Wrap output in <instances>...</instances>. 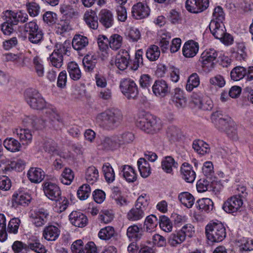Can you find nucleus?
<instances>
[{"mask_svg": "<svg viewBox=\"0 0 253 253\" xmlns=\"http://www.w3.org/2000/svg\"><path fill=\"white\" fill-rule=\"evenodd\" d=\"M185 240L184 234L179 230L169 236L168 243L171 246L176 247L177 245L181 244Z\"/></svg>", "mask_w": 253, "mask_h": 253, "instance_id": "39", "label": "nucleus"}, {"mask_svg": "<svg viewBox=\"0 0 253 253\" xmlns=\"http://www.w3.org/2000/svg\"><path fill=\"white\" fill-rule=\"evenodd\" d=\"M178 164L171 156L165 157L161 162L162 169L167 173H172L173 169L177 167Z\"/></svg>", "mask_w": 253, "mask_h": 253, "instance_id": "30", "label": "nucleus"}, {"mask_svg": "<svg viewBox=\"0 0 253 253\" xmlns=\"http://www.w3.org/2000/svg\"><path fill=\"white\" fill-rule=\"evenodd\" d=\"M158 223L157 217L151 214L146 217L144 223V227L146 232L150 233L155 230Z\"/></svg>", "mask_w": 253, "mask_h": 253, "instance_id": "40", "label": "nucleus"}, {"mask_svg": "<svg viewBox=\"0 0 253 253\" xmlns=\"http://www.w3.org/2000/svg\"><path fill=\"white\" fill-rule=\"evenodd\" d=\"M209 28L212 35L217 39L223 38L226 32V29L222 22H218L212 20L210 24Z\"/></svg>", "mask_w": 253, "mask_h": 253, "instance_id": "20", "label": "nucleus"}, {"mask_svg": "<svg viewBox=\"0 0 253 253\" xmlns=\"http://www.w3.org/2000/svg\"><path fill=\"white\" fill-rule=\"evenodd\" d=\"M26 6L28 13L31 16H36L40 12V6L39 4L35 2L28 3Z\"/></svg>", "mask_w": 253, "mask_h": 253, "instance_id": "61", "label": "nucleus"}, {"mask_svg": "<svg viewBox=\"0 0 253 253\" xmlns=\"http://www.w3.org/2000/svg\"><path fill=\"white\" fill-rule=\"evenodd\" d=\"M111 197L115 201L116 205L120 207L126 206L128 203L127 199L122 195L120 190L117 187L114 188L112 190Z\"/></svg>", "mask_w": 253, "mask_h": 253, "instance_id": "38", "label": "nucleus"}, {"mask_svg": "<svg viewBox=\"0 0 253 253\" xmlns=\"http://www.w3.org/2000/svg\"><path fill=\"white\" fill-rule=\"evenodd\" d=\"M28 249H31L37 253H46L47 252L44 246L38 240L29 243Z\"/></svg>", "mask_w": 253, "mask_h": 253, "instance_id": "59", "label": "nucleus"}, {"mask_svg": "<svg viewBox=\"0 0 253 253\" xmlns=\"http://www.w3.org/2000/svg\"><path fill=\"white\" fill-rule=\"evenodd\" d=\"M143 51L141 49L138 50L135 53V59L133 61L131 69L133 70H136L140 65H142L143 63Z\"/></svg>", "mask_w": 253, "mask_h": 253, "instance_id": "64", "label": "nucleus"}, {"mask_svg": "<svg viewBox=\"0 0 253 253\" xmlns=\"http://www.w3.org/2000/svg\"><path fill=\"white\" fill-rule=\"evenodd\" d=\"M136 126L148 133H154L162 127L161 122L157 117L148 113L141 114L137 119Z\"/></svg>", "mask_w": 253, "mask_h": 253, "instance_id": "5", "label": "nucleus"}, {"mask_svg": "<svg viewBox=\"0 0 253 253\" xmlns=\"http://www.w3.org/2000/svg\"><path fill=\"white\" fill-rule=\"evenodd\" d=\"M60 235V230L55 226L48 225L44 228L42 237L47 241H55Z\"/></svg>", "mask_w": 253, "mask_h": 253, "instance_id": "24", "label": "nucleus"}, {"mask_svg": "<svg viewBox=\"0 0 253 253\" xmlns=\"http://www.w3.org/2000/svg\"><path fill=\"white\" fill-rule=\"evenodd\" d=\"M149 205L148 198L144 194L140 196L135 203V207L130 210L127 213L128 220L132 221H137L145 216Z\"/></svg>", "mask_w": 253, "mask_h": 253, "instance_id": "6", "label": "nucleus"}, {"mask_svg": "<svg viewBox=\"0 0 253 253\" xmlns=\"http://www.w3.org/2000/svg\"><path fill=\"white\" fill-rule=\"evenodd\" d=\"M159 224L162 230L166 232H170L172 230L173 226L171 221L165 215L160 217Z\"/></svg>", "mask_w": 253, "mask_h": 253, "instance_id": "55", "label": "nucleus"}, {"mask_svg": "<svg viewBox=\"0 0 253 253\" xmlns=\"http://www.w3.org/2000/svg\"><path fill=\"white\" fill-rule=\"evenodd\" d=\"M247 74V71L245 68L242 66L235 67L230 73V76L232 80L238 81L243 79Z\"/></svg>", "mask_w": 253, "mask_h": 253, "instance_id": "47", "label": "nucleus"}, {"mask_svg": "<svg viewBox=\"0 0 253 253\" xmlns=\"http://www.w3.org/2000/svg\"><path fill=\"white\" fill-rule=\"evenodd\" d=\"M122 172L124 177L128 182H133L136 180V173L131 166L124 165L122 167Z\"/></svg>", "mask_w": 253, "mask_h": 253, "instance_id": "41", "label": "nucleus"}, {"mask_svg": "<svg viewBox=\"0 0 253 253\" xmlns=\"http://www.w3.org/2000/svg\"><path fill=\"white\" fill-rule=\"evenodd\" d=\"M24 56L22 54L8 53L3 55L2 59L4 61L14 62L18 66H24Z\"/></svg>", "mask_w": 253, "mask_h": 253, "instance_id": "34", "label": "nucleus"}, {"mask_svg": "<svg viewBox=\"0 0 253 253\" xmlns=\"http://www.w3.org/2000/svg\"><path fill=\"white\" fill-rule=\"evenodd\" d=\"M209 4V0H187L185 4L187 10L194 13L204 11L208 7Z\"/></svg>", "mask_w": 253, "mask_h": 253, "instance_id": "12", "label": "nucleus"}, {"mask_svg": "<svg viewBox=\"0 0 253 253\" xmlns=\"http://www.w3.org/2000/svg\"><path fill=\"white\" fill-rule=\"evenodd\" d=\"M31 197L27 193L20 192L14 193L12 196V202L17 205L25 206L31 202Z\"/></svg>", "mask_w": 253, "mask_h": 253, "instance_id": "33", "label": "nucleus"}, {"mask_svg": "<svg viewBox=\"0 0 253 253\" xmlns=\"http://www.w3.org/2000/svg\"><path fill=\"white\" fill-rule=\"evenodd\" d=\"M84 19L86 24L91 29L95 30L98 28V18L97 17L96 13L94 11H86L84 14Z\"/></svg>", "mask_w": 253, "mask_h": 253, "instance_id": "31", "label": "nucleus"}, {"mask_svg": "<svg viewBox=\"0 0 253 253\" xmlns=\"http://www.w3.org/2000/svg\"><path fill=\"white\" fill-rule=\"evenodd\" d=\"M118 136L106 137L101 141L100 146L103 149L113 150L120 146Z\"/></svg>", "mask_w": 253, "mask_h": 253, "instance_id": "25", "label": "nucleus"}, {"mask_svg": "<svg viewBox=\"0 0 253 253\" xmlns=\"http://www.w3.org/2000/svg\"><path fill=\"white\" fill-rule=\"evenodd\" d=\"M123 38L118 34H114L110 37L109 45L113 50H118L122 44Z\"/></svg>", "mask_w": 253, "mask_h": 253, "instance_id": "54", "label": "nucleus"}, {"mask_svg": "<svg viewBox=\"0 0 253 253\" xmlns=\"http://www.w3.org/2000/svg\"><path fill=\"white\" fill-rule=\"evenodd\" d=\"M28 40L34 44L40 43L43 40V33L41 29L27 35Z\"/></svg>", "mask_w": 253, "mask_h": 253, "instance_id": "58", "label": "nucleus"}, {"mask_svg": "<svg viewBox=\"0 0 253 253\" xmlns=\"http://www.w3.org/2000/svg\"><path fill=\"white\" fill-rule=\"evenodd\" d=\"M27 176L32 182L40 183L43 179L45 173L40 168H31L28 172Z\"/></svg>", "mask_w": 253, "mask_h": 253, "instance_id": "28", "label": "nucleus"}, {"mask_svg": "<svg viewBox=\"0 0 253 253\" xmlns=\"http://www.w3.org/2000/svg\"><path fill=\"white\" fill-rule=\"evenodd\" d=\"M147 58L151 61L157 60L160 55V50L158 46L156 45H151L146 51Z\"/></svg>", "mask_w": 253, "mask_h": 253, "instance_id": "48", "label": "nucleus"}, {"mask_svg": "<svg viewBox=\"0 0 253 253\" xmlns=\"http://www.w3.org/2000/svg\"><path fill=\"white\" fill-rule=\"evenodd\" d=\"M6 21L1 25V30L4 35H9L14 30V27L19 22L24 23L27 21L28 16L26 13L19 11L15 12L11 10L5 11Z\"/></svg>", "mask_w": 253, "mask_h": 253, "instance_id": "4", "label": "nucleus"}, {"mask_svg": "<svg viewBox=\"0 0 253 253\" xmlns=\"http://www.w3.org/2000/svg\"><path fill=\"white\" fill-rule=\"evenodd\" d=\"M139 171L142 177L146 178L151 173V168L148 162L144 158H140L137 161Z\"/></svg>", "mask_w": 253, "mask_h": 253, "instance_id": "37", "label": "nucleus"}, {"mask_svg": "<svg viewBox=\"0 0 253 253\" xmlns=\"http://www.w3.org/2000/svg\"><path fill=\"white\" fill-rule=\"evenodd\" d=\"M211 120L215 127L221 131H225L231 138H237V127L231 119L228 117H223L218 112L212 114Z\"/></svg>", "mask_w": 253, "mask_h": 253, "instance_id": "3", "label": "nucleus"}, {"mask_svg": "<svg viewBox=\"0 0 253 253\" xmlns=\"http://www.w3.org/2000/svg\"><path fill=\"white\" fill-rule=\"evenodd\" d=\"M97 63L96 57L94 55H87L83 59V64L86 71L91 72Z\"/></svg>", "mask_w": 253, "mask_h": 253, "instance_id": "43", "label": "nucleus"}, {"mask_svg": "<svg viewBox=\"0 0 253 253\" xmlns=\"http://www.w3.org/2000/svg\"><path fill=\"white\" fill-rule=\"evenodd\" d=\"M56 48L50 55L49 59L52 66L59 68L63 63V55L68 51L67 48L62 44L56 45Z\"/></svg>", "mask_w": 253, "mask_h": 253, "instance_id": "10", "label": "nucleus"}, {"mask_svg": "<svg viewBox=\"0 0 253 253\" xmlns=\"http://www.w3.org/2000/svg\"><path fill=\"white\" fill-rule=\"evenodd\" d=\"M191 102L195 107L203 110H210L212 108V103L210 99L204 102L202 99V94L200 92H194L191 95Z\"/></svg>", "mask_w": 253, "mask_h": 253, "instance_id": "16", "label": "nucleus"}, {"mask_svg": "<svg viewBox=\"0 0 253 253\" xmlns=\"http://www.w3.org/2000/svg\"><path fill=\"white\" fill-rule=\"evenodd\" d=\"M67 70L69 76L74 81L79 80L82 76L81 71L78 65L75 62H71L68 63Z\"/></svg>", "mask_w": 253, "mask_h": 253, "instance_id": "36", "label": "nucleus"}, {"mask_svg": "<svg viewBox=\"0 0 253 253\" xmlns=\"http://www.w3.org/2000/svg\"><path fill=\"white\" fill-rule=\"evenodd\" d=\"M25 99L28 105L34 109L44 110L45 115H49V117L52 122L56 121L57 124H53L54 127L58 128L61 122L60 118L57 113L56 109L50 104L45 101L41 94L36 90L28 88L25 92Z\"/></svg>", "mask_w": 253, "mask_h": 253, "instance_id": "1", "label": "nucleus"}, {"mask_svg": "<svg viewBox=\"0 0 253 253\" xmlns=\"http://www.w3.org/2000/svg\"><path fill=\"white\" fill-rule=\"evenodd\" d=\"M120 87L123 94L128 99H135L138 95V88L135 82L130 79H122Z\"/></svg>", "mask_w": 253, "mask_h": 253, "instance_id": "8", "label": "nucleus"}, {"mask_svg": "<svg viewBox=\"0 0 253 253\" xmlns=\"http://www.w3.org/2000/svg\"><path fill=\"white\" fill-rule=\"evenodd\" d=\"M44 193L49 199L57 201L60 199L61 192L59 186L51 182H46L43 186Z\"/></svg>", "mask_w": 253, "mask_h": 253, "instance_id": "13", "label": "nucleus"}, {"mask_svg": "<svg viewBox=\"0 0 253 253\" xmlns=\"http://www.w3.org/2000/svg\"><path fill=\"white\" fill-rule=\"evenodd\" d=\"M99 177L97 169L94 166L89 167L85 171V179L90 184L96 182Z\"/></svg>", "mask_w": 253, "mask_h": 253, "instance_id": "44", "label": "nucleus"}, {"mask_svg": "<svg viewBox=\"0 0 253 253\" xmlns=\"http://www.w3.org/2000/svg\"><path fill=\"white\" fill-rule=\"evenodd\" d=\"M69 217L71 223L76 227L82 228L86 226L87 223V217L80 211H72Z\"/></svg>", "mask_w": 253, "mask_h": 253, "instance_id": "21", "label": "nucleus"}, {"mask_svg": "<svg viewBox=\"0 0 253 253\" xmlns=\"http://www.w3.org/2000/svg\"><path fill=\"white\" fill-rule=\"evenodd\" d=\"M88 44V40L87 37L81 35H76L72 40V46L76 50H81L85 48Z\"/></svg>", "mask_w": 253, "mask_h": 253, "instance_id": "32", "label": "nucleus"}, {"mask_svg": "<svg viewBox=\"0 0 253 253\" xmlns=\"http://www.w3.org/2000/svg\"><path fill=\"white\" fill-rule=\"evenodd\" d=\"M218 56V52L214 48L205 50L201 54V62L203 67L211 70L214 68L216 60Z\"/></svg>", "mask_w": 253, "mask_h": 253, "instance_id": "11", "label": "nucleus"}, {"mask_svg": "<svg viewBox=\"0 0 253 253\" xmlns=\"http://www.w3.org/2000/svg\"><path fill=\"white\" fill-rule=\"evenodd\" d=\"M193 148L197 153L202 155L210 151L209 145L202 140L194 141L193 143Z\"/></svg>", "mask_w": 253, "mask_h": 253, "instance_id": "46", "label": "nucleus"}, {"mask_svg": "<svg viewBox=\"0 0 253 253\" xmlns=\"http://www.w3.org/2000/svg\"><path fill=\"white\" fill-rule=\"evenodd\" d=\"M243 205V199L237 195H233L224 202L222 209L226 212L233 214L240 211Z\"/></svg>", "mask_w": 253, "mask_h": 253, "instance_id": "9", "label": "nucleus"}, {"mask_svg": "<svg viewBox=\"0 0 253 253\" xmlns=\"http://www.w3.org/2000/svg\"><path fill=\"white\" fill-rule=\"evenodd\" d=\"M132 15L137 19H141L147 17L150 13L149 7L142 2L137 3L132 8Z\"/></svg>", "mask_w": 253, "mask_h": 253, "instance_id": "19", "label": "nucleus"}, {"mask_svg": "<svg viewBox=\"0 0 253 253\" xmlns=\"http://www.w3.org/2000/svg\"><path fill=\"white\" fill-rule=\"evenodd\" d=\"M115 234V230L112 226H106L102 228L98 233V237L102 240H108Z\"/></svg>", "mask_w": 253, "mask_h": 253, "instance_id": "56", "label": "nucleus"}, {"mask_svg": "<svg viewBox=\"0 0 253 253\" xmlns=\"http://www.w3.org/2000/svg\"><path fill=\"white\" fill-rule=\"evenodd\" d=\"M178 199L182 204L188 208H190L194 203V198L188 192H182L178 196Z\"/></svg>", "mask_w": 253, "mask_h": 253, "instance_id": "45", "label": "nucleus"}, {"mask_svg": "<svg viewBox=\"0 0 253 253\" xmlns=\"http://www.w3.org/2000/svg\"><path fill=\"white\" fill-rule=\"evenodd\" d=\"M118 137L120 146L132 142L134 138V135L130 132H126Z\"/></svg>", "mask_w": 253, "mask_h": 253, "instance_id": "62", "label": "nucleus"}, {"mask_svg": "<svg viewBox=\"0 0 253 253\" xmlns=\"http://www.w3.org/2000/svg\"><path fill=\"white\" fill-rule=\"evenodd\" d=\"M48 217L49 213L44 209H40L35 211L31 216L33 223L37 227H41L44 225L47 222Z\"/></svg>", "mask_w": 253, "mask_h": 253, "instance_id": "14", "label": "nucleus"}, {"mask_svg": "<svg viewBox=\"0 0 253 253\" xmlns=\"http://www.w3.org/2000/svg\"><path fill=\"white\" fill-rule=\"evenodd\" d=\"M211 85L217 87H222L225 84V81L223 77L220 75H217L210 79Z\"/></svg>", "mask_w": 253, "mask_h": 253, "instance_id": "60", "label": "nucleus"}, {"mask_svg": "<svg viewBox=\"0 0 253 253\" xmlns=\"http://www.w3.org/2000/svg\"><path fill=\"white\" fill-rule=\"evenodd\" d=\"M172 102L179 109L184 108L186 106V98L184 95L183 91L180 88L175 89L174 94L172 98Z\"/></svg>", "mask_w": 253, "mask_h": 253, "instance_id": "27", "label": "nucleus"}, {"mask_svg": "<svg viewBox=\"0 0 253 253\" xmlns=\"http://www.w3.org/2000/svg\"><path fill=\"white\" fill-rule=\"evenodd\" d=\"M3 144L8 151L11 152H19L21 148L20 143L12 137L6 138L3 142Z\"/></svg>", "mask_w": 253, "mask_h": 253, "instance_id": "35", "label": "nucleus"}, {"mask_svg": "<svg viewBox=\"0 0 253 253\" xmlns=\"http://www.w3.org/2000/svg\"><path fill=\"white\" fill-rule=\"evenodd\" d=\"M129 60L130 55L127 51L125 49H121L116 56L115 65L120 70H125L128 67Z\"/></svg>", "mask_w": 253, "mask_h": 253, "instance_id": "17", "label": "nucleus"}, {"mask_svg": "<svg viewBox=\"0 0 253 253\" xmlns=\"http://www.w3.org/2000/svg\"><path fill=\"white\" fill-rule=\"evenodd\" d=\"M180 172L182 178L187 182L192 183L195 180L196 173L189 164L184 163L181 166Z\"/></svg>", "mask_w": 253, "mask_h": 253, "instance_id": "22", "label": "nucleus"}, {"mask_svg": "<svg viewBox=\"0 0 253 253\" xmlns=\"http://www.w3.org/2000/svg\"><path fill=\"white\" fill-rule=\"evenodd\" d=\"M91 194V189L88 184H84L81 186L77 191V196L81 200H86Z\"/></svg>", "mask_w": 253, "mask_h": 253, "instance_id": "52", "label": "nucleus"}, {"mask_svg": "<svg viewBox=\"0 0 253 253\" xmlns=\"http://www.w3.org/2000/svg\"><path fill=\"white\" fill-rule=\"evenodd\" d=\"M74 178L73 171L69 168H65L62 172L60 180L65 185H70Z\"/></svg>", "mask_w": 253, "mask_h": 253, "instance_id": "49", "label": "nucleus"}, {"mask_svg": "<svg viewBox=\"0 0 253 253\" xmlns=\"http://www.w3.org/2000/svg\"><path fill=\"white\" fill-rule=\"evenodd\" d=\"M152 91L155 95L162 98L170 92V88L165 81L158 80H156L153 84Z\"/></svg>", "mask_w": 253, "mask_h": 253, "instance_id": "15", "label": "nucleus"}, {"mask_svg": "<svg viewBox=\"0 0 253 253\" xmlns=\"http://www.w3.org/2000/svg\"><path fill=\"white\" fill-rule=\"evenodd\" d=\"M122 119L121 111L112 109L98 114L96 119L97 123L104 128L113 129L119 125Z\"/></svg>", "mask_w": 253, "mask_h": 253, "instance_id": "2", "label": "nucleus"}, {"mask_svg": "<svg viewBox=\"0 0 253 253\" xmlns=\"http://www.w3.org/2000/svg\"><path fill=\"white\" fill-rule=\"evenodd\" d=\"M13 132L17 136L23 145H28L32 142V134L29 129L15 128Z\"/></svg>", "mask_w": 253, "mask_h": 253, "instance_id": "26", "label": "nucleus"}, {"mask_svg": "<svg viewBox=\"0 0 253 253\" xmlns=\"http://www.w3.org/2000/svg\"><path fill=\"white\" fill-rule=\"evenodd\" d=\"M22 28L23 32L26 36L40 29L36 22L34 21L26 23Z\"/></svg>", "mask_w": 253, "mask_h": 253, "instance_id": "63", "label": "nucleus"}, {"mask_svg": "<svg viewBox=\"0 0 253 253\" xmlns=\"http://www.w3.org/2000/svg\"><path fill=\"white\" fill-rule=\"evenodd\" d=\"M102 171L103 172L105 179L108 182H113L115 177V173L111 165L108 163H105L102 167Z\"/></svg>", "mask_w": 253, "mask_h": 253, "instance_id": "50", "label": "nucleus"}, {"mask_svg": "<svg viewBox=\"0 0 253 253\" xmlns=\"http://www.w3.org/2000/svg\"><path fill=\"white\" fill-rule=\"evenodd\" d=\"M196 206L200 210L207 212L211 211L213 208V203L209 198H202L197 201Z\"/></svg>", "mask_w": 253, "mask_h": 253, "instance_id": "42", "label": "nucleus"}, {"mask_svg": "<svg viewBox=\"0 0 253 253\" xmlns=\"http://www.w3.org/2000/svg\"><path fill=\"white\" fill-rule=\"evenodd\" d=\"M98 20L100 23L106 28L111 27L114 21V15L110 10L101 9L98 14Z\"/></svg>", "mask_w": 253, "mask_h": 253, "instance_id": "18", "label": "nucleus"}, {"mask_svg": "<svg viewBox=\"0 0 253 253\" xmlns=\"http://www.w3.org/2000/svg\"><path fill=\"white\" fill-rule=\"evenodd\" d=\"M170 38V33L167 32L162 33L159 45L161 48L163 52H166L168 49Z\"/></svg>", "mask_w": 253, "mask_h": 253, "instance_id": "51", "label": "nucleus"}, {"mask_svg": "<svg viewBox=\"0 0 253 253\" xmlns=\"http://www.w3.org/2000/svg\"><path fill=\"white\" fill-rule=\"evenodd\" d=\"M126 235L129 240L137 241L142 237L143 231L141 227H138L136 224H133L128 227Z\"/></svg>", "mask_w": 253, "mask_h": 253, "instance_id": "29", "label": "nucleus"}, {"mask_svg": "<svg viewBox=\"0 0 253 253\" xmlns=\"http://www.w3.org/2000/svg\"><path fill=\"white\" fill-rule=\"evenodd\" d=\"M199 50L198 42L192 40L186 42L182 48L183 55L187 58H191L195 56Z\"/></svg>", "mask_w": 253, "mask_h": 253, "instance_id": "23", "label": "nucleus"}, {"mask_svg": "<svg viewBox=\"0 0 253 253\" xmlns=\"http://www.w3.org/2000/svg\"><path fill=\"white\" fill-rule=\"evenodd\" d=\"M168 137L171 141H177L181 136L180 130L175 126L169 127L167 130Z\"/></svg>", "mask_w": 253, "mask_h": 253, "instance_id": "57", "label": "nucleus"}, {"mask_svg": "<svg viewBox=\"0 0 253 253\" xmlns=\"http://www.w3.org/2000/svg\"><path fill=\"white\" fill-rule=\"evenodd\" d=\"M200 84V79L196 73H193L190 75L187 82L186 89L187 91H191L194 88L197 87Z\"/></svg>", "mask_w": 253, "mask_h": 253, "instance_id": "53", "label": "nucleus"}, {"mask_svg": "<svg viewBox=\"0 0 253 253\" xmlns=\"http://www.w3.org/2000/svg\"><path fill=\"white\" fill-rule=\"evenodd\" d=\"M207 239L211 243L221 242L226 237V229L221 222H211L205 227Z\"/></svg>", "mask_w": 253, "mask_h": 253, "instance_id": "7", "label": "nucleus"}]
</instances>
